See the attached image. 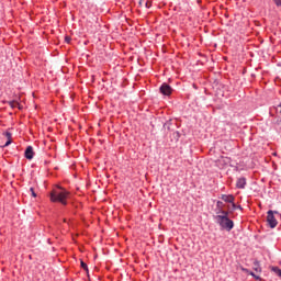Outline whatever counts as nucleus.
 <instances>
[{
    "mask_svg": "<svg viewBox=\"0 0 281 281\" xmlns=\"http://www.w3.org/2000/svg\"><path fill=\"white\" fill-rule=\"evenodd\" d=\"M69 191L66 189L57 187L49 192V202L67 206V199H69Z\"/></svg>",
    "mask_w": 281,
    "mask_h": 281,
    "instance_id": "1",
    "label": "nucleus"
},
{
    "mask_svg": "<svg viewBox=\"0 0 281 281\" xmlns=\"http://www.w3.org/2000/svg\"><path fill=\"white\" fill-rule=\"evenodd\" d=\"M278 216H280V212L272 210L267 211L266 222L270 229H274L278 226Z\"/></svg>",
    "mask_w": 281,
    "mask_h": 281,
    "instance_id": "2",
    "label": "nucleus"
},
{
    "mask_svg": "<svg viewBox=\"0 0 281 281\" xmlns=\"http://www.w3.org/2000/svg\"><path fill=\"white\" fill-rule=\"evenodd\" d=\"M215 223H217L218 226H221V229L226 231V232H232V229L235 227V223L229 220V217H218L214 218Z\"/></svg>",
    "mask_w": 281,
    "mask_h": 281,
    "instance_id": "3",
    "label": "nucleus"
},
{
    "mask_svg": "<svg viewBox=\"0 0 281 281\" xmlns=\"http://www.w3.org/2000/svg\"><path fill=\"white\" fill-rule=\"evenodd\" d=\"M160 93H162L165 97H170L172 94V88L171 86L167 85L166 82H164L160 86Z\"/></svg>",
    "mask_w": 281,
    "mask_h": 281,
    "instance_id": "4",
    "label": "nucleus"
},
{
    "mask_svg": "<svg viewBox=\"0 0 281 281\" xmlns=\"http://www.w3.org/2000/svg\"><path fill=\"white\" fill-rule=\"evenodd\" d=\"M218 199L226 202L227 204L235 203V196L233 194H221V196H218Z\"/></svg>",
    "mask_w": 281,
    "mask_h": 281,
    "instance_id": "5",
    "label": "nucleus"
},
{
    "mask_svg": "<svg viewBox=\"0 0 281 281\" xmlns=\"http://www.w3.org/2000/svg\"><path fill=\"white\" fill-rule=\"evenodd\" d=\"M245 187H247V179L245 177L238 178L236 180V189L243 190Z\"/></svg>",
    "mask_w": 281,
    "mask_h": 281,
    "instance_id": "6",
    "label": "nucleus"
},
{
    "mask_svg": "<svg viewBox=\"0 0 281 281\" xmlns=\"http://www.w3.org/2000/svg\"><path fill=\"white\" fill-rule=\"evenodd\" d=\"M25 159L32 160L34 158V151L32 146H27L24 151Z\"/></svg>",
    "mask_w": 281,
    "mask_h": 281,
    "instance_id": "7",
    "label": "nucleus"
},
{
    "mask_svg": "<svg viewBox=\"0 0 281 281\" xmlns=\"http://www.w3.org/2000/svg\"><path fill=\"white\" fill-rule=\"evenodd\" d=\"M216 213H217V214H221V215H215L214 218H218V217L229 218V212H227V211H225V210H217Z\"/></svg>",
    "mask_w": 281,
    "mask_h": 281,
    "instance_id": "8",
    "label": "nucleus"
},
{
    "mask_svg": "<svg viewBox=\"0 0 281 281\" xmlns=\"http://www.w3.org/2000/svg\"><path fill=\"white\" fill-rule=\"evenodd\" d=\"M9 106L12 108V109L22 110L21 104L18 101H15V100L9 101Z\"/></svg>",
    "mask_w": 281,
    "mask_h": 281,
    "instance_id": "9",
    "label": "nucleus"
},
{
    "mask_svg": "<svg viewBox=\"0 0 281 281\" xmlns=\"http://www.w3.org/2000/svg\"><path fill=\"white\" fill-rule=\"evenodd\" d=\"M271 271L276 273L281 279V269L278 267H272Z\"/></svg>",
    "mask_w": 281,
    "mask_h": 281,
    "instance_id": "10",
    "label": "nucleus"
},
{
    "mask_svg": "<svg viewBox=\"0 0 281 281\" xmlns=\"http://www.w3.org/2000/svg\"><path fill=\"white\" fill-rule=\"evenodd\" d=\"M276 113L278 114V117H281V103H279L278 106L274 108Z\"/></svg>",
    "mask_w": 281,
    "mask_h": 281,
    "instance_id": "11",
    "label": "nucleus"
},
{
    "mask_svg": "<svg viewBox=\"0 0 281 281\" xmlns=\"http://www.w3.org/2000/svg\"><path fill=\"white\" fill-rule=\"evenodd\" d=\"M231 207L233 211L243 210V207L239 205H236V203H231Z\"/></svg>",
    "mask_w": 281,
    "mask_h": 281,
    "instance_id": "12",
    "label": "nucleus"
},
{
    "mask_svg": "<svg viewBox=\"0 0 281 281\" xmlns=\"http://www.w3.org/2000/svg\"><path fill=\"white\" fill-rule=\"evenodd\" d=\"M216 207H217V211H218V210H223L224 203H223L222 201H217V202H216Z\"/></svg>",
    "mask_w": 281,
    "mask_h": 281,
    "instance_id": "13",
    "label": "nucleus"
},
{
    "mask_svg": "<svg viewBox=\"0 0 281 281\" xmlns=\"http://www.w3.org/2000/svg\"><path fill=\"white\" fill-rule=\"evenodd\" d=\"M3 136H5L8 140H12V134L10 132L3 133Z\"/></svg>",
    "mask_w": 281,
    "mask_h": 281,
    "instance_id": "14",
    "label": "nucleus"
},
{
    "mask_svg": "<svg viewBox=\"0 0 281 281\" xmlns=\"http://www.w3.org/2000/svg\"><path fill=\"white\" fill-rule=\"evenodd\" d=\"M81 268L82 270L88 271V266L85 261H81Z\"/></svg>",
    "mask_w": 281,
    "mask_h": 281,
    "instance_id": "15",
    "label": "nucleus"
},
{
    "mask_svg": "<svg viewBox=\"0 0 281 281\" xmlns=\"http://www.w3.org/2000/svg\"><path fill=\"white\" fill-rule=\"evenodd\" d=\"M12 144V139H8L5 145H3V148H8Z\"/></svg>",
    "mask_w": 281,
    "mask_h": 281,
    "instance_id": "16",
    "label": "nucleus"
},
{
    "mask_svg": "<svg viewBox=\"0 0 281 281\" xmlns=\"http://www.w3.org/2000/svg\"><path fill=\"white\" fill-rule=\"evenodd\" d=\"M272 1H274L276 7H278V8L281 7V0H272Z\"/></svg>",
    "mask_w": 281,
    "mask_h": 281,
    "instance_id": "17",
    "label": "nucleus"
},
{
    "mask_svg": "<svg viewBox=\"0 0 281 281\" xmlns=\"http://www.w3.org/2000/svg\"><path fill=\"white\" fill-rule=\"evenodd\" d=\"M30 191H31V195H32L33 198H36V193L34 192V189L31 188Z\"/></svg>",
    "mask_w": 281,
    "mask_h": 281,
    "instance_id": "18",
    "label": "nucleus"
},
{
    "mask_svg": "<svg viewBox=\"0 0 281 281\" xmlns=\"http://www.w3.org/2000/svg\"><path fill=\"white\" fill-rule=\"evenodd\" d=\"M146 9H150V7H151V4H150V2L149 1H146Z\"/></svg>",
    "mask_w": 281,
    "mask_h": 281,
    "instance_id": "19",
    "label": "nucleus"
},
{
    "mask_svg": "<svg viewBox=\"0 0 281 281\" xmlns=\"http://www.w3.org/2000/svg\"><path fill=\"white\" fill-rule=\"evenodd\" d=\"M250 276L254 277V278L257 279V280L260 279V277H257L256 273H254V272H251Z\"/></svg>",
    "mask_w": 281,
    "mask_h": 281,
    "instance_id": "20",
    "label": "nucleus"
},
{
    "mask_svg": "<svg viewBox=\"0 0 281 281\" xmlns=\"http://www.w3.org/2000/svg\"><path fill=\"white\" fill-rule=\"evenodd\" d=\"M71 38L69 36H66V43H69Z\"/></svg>",
    "mask_w": 281,
    "mask_h": 281,
    "instance_id": "21",
    "label": "nucleus"
},
{
    "mask_svg": "<svg viewBox=\"0 0 281 281\" xmlns=\"http://www.w3.org/2000/svg\"><path fill=\"white\" fill-rule=\"evenodd\" d=\"M278 218H280V220H281V213H279Z\"/></svg>",
    "mask_w": 281,
    "mask_h": 281,
    "instance_id": "22",
    "label": "nucleus"
}]
</instances>
